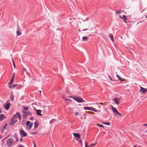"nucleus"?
I'll return each instance as SVG.
<instances>
[{"label": "nucleus", "instance_id": "nucleus-1", "mask_svg": "<svg viewBox=\"0 0 147 147\" xmlns=\"http://www.w3.org/2000/svg\"><path fill=\"white\" fill-rule=\"evenodd\" d=\"M14 143V140L12 138L8 139L6 142V144L8 147H10L13 145Z\"/></svg>", "mask_w": 147, "mask_h": 147}, {"label": "nucleus", "instance_id": "nucleus-2", "mask_svg": "<svg viewBox=\"0 0 147 147\" xmlns=\"http://www.w3.org/2000/svg\"><path fill=\"white\" fill-rule=\"evenodd\" d=\"M22 112L23 113V116L24 119L25 118L28 116H32V114L31 112L29 111H23Z\"/></svg>", "mask_w": 147, "mask_h": 147}, {"label": "nucleus", "instance_id": "nucleus-3", "mask_svg": "<svg viewBox=\"0 0 147 147\" xmlns=\"http://www.w3.org/2000/svg\"><path fill=\"white\" fill-rule=\"evenodd\" d=\"M70 97L72 98L74 100L78 102H85V101L82 98L80 97H73L71 96H70Z\"/></svg>", "mask_w": 147, "mask_h": 147}, {"label": "nucleus", "instance_id": "nucleus-4", "mask_svg": "<svg viewBox=\"0 0 147 147\" xmlns=\"http://www.w3.org/2000/svg\"><path fill=\"white\" fill-rule=\"evenodd\" d=\"M9 102V100H8L7 101L6 104L4 105H3V107L4 108L7 110H9V109L10 105H11V104Z\"/></svg>", "mask_w": 147, "mask_h": 147}, {"label": "nucleus", "instance_id": "nucleus-5", "mask_svg": "<svg viewBox=\"0 0 147 147\" xmlns=\"http://www.w3.org/2000/svg\"><path fill=\"white\" fill-rule=\"evenodd\" d=\"M20 134L22 138L26 137L27 135V133L25 131L21 129H20Z\"/></svg>", "mask_w": 147, "mask_h": 147}, {"label": "nucleus", "instance_id": "nucleus-6", "mask_svg": "<svg viewBox=\"0 0 147 147\" xmlns=\"http://www.w3.org/2000/svg\"><path fill=\"white\" fill-rule=\"evenodd\" d=\"M111 109H112V110L113 111V112H114V114L115 115H118L119 116L121 115V114L118 111L117 109L113 107H111Z\"/></svg>", "mask_w": 147, "mask_h": 147}, {"label": "nucleus", "instance_id": "nucleus-7", "mask_svg": "<svg viewBox=\"0 0 147 147\" xmlns=\"http://www.w3.org/2000/svg\"><path fill=\"white\" fill-rule=\"evenodd\" d=\"M33 125V123H31V122L30 121L27 122L26 123L27 129L28 130L30 129L32 126Z\"/></svg>", "mask_w": 147, "mask_h": 147}, {"label": "nucleus", "instance_id": "nucleus-8", "mask_svg": "<svg viewBox=\"0 0 147 147\" xmlns=\"http://www.w3.org/2000/svg\"><path fill=\"white\" fill-rule=\"evenodd\" d=\"M140 89L139 91L142 94H144L145 92H147V88H144L142 87H140Z\"/></svg>", "mask_w": 147, "mask_h": 147}, {"label": "nucleus", "instance_id": "nucleus-9", "mask_svg": "<svg viewBox=\"0 0 147 147\" xmlns=\"http://www.w3.org/2000/svg\"><path fill=\"white\" fill-rule=\"evenodd\" d=\"M119 99L118 98H115L113 100V101L115 102V103L118 105L120 103V102L119 101Z\"/></svg>", "mask_w": 147, "mask_h": 147}, {"label": "nucleus", "instance_id": "nucleus-10", "mask_svg": "<svg viewBox=\"0 0 147 147\" xmlns=\"http://www.w3.org/2000/svg\"><path fill=\"white\" fill-rule=\"evenodd\" d=\"M10 101H13L14 100V96L13 95V92H11L10 93Z\"/></svg>", "mask_w": 147, "mask_h": 147}, {"label": "nucleus", "instance_id": "nucleus-11", "mask_svg": "<svg viewBox=\"0 0 147 147\" xmlns=\"http://www.w3.org/2000/svg\"><path fill=\"white\" fill-rule=\"evenodd\" d=\"M39 125L38 122V121H35L34 123V128L35 129H36L38 127Z\"/></svg>", "mask_w": 147, "mask_h": 147}, {"label": "nucleus", "instance_id": "nucleus-12", "mask_svg": "<svg viewBox=\"0 0 147 147\" xmlns=\"http://www.w3.org/2000/svg\"><path fill=\"white\" fill-rule=\"evenodd\" d=\"M96 144H97V143L92 144H91V145H90L89 146H87V142H85V147H91V146H95V145H96Z\"/></svg>", "mask_w": 147, "mask_h": 147}, {"label": "nucleus", "instance_id": "nucleus-13", "mask_svg": "<svg viewBox=\"0 0 147 147\" xmlns=\"http://www.w3.org/2000/svg\"><path fill=\"white\" fill-rule=\"evenodd\" d=\"M17 117L16 116V114L15 115H13V117L11 119H12V120H13L17 122Z\"/></svg>", "mask_w": 147, "mask_h": 147}, {"label": "nucleus", "instance_id": "nucleus-14", "mask_svg": "<svg viewBox=\"0 0 147 147\" xmlns=\"http://www.w3.org/2000/svg\"><path fill=\"white\" fill-rule=\"evenodd\" d=\"M109 36L111 38V41L112 42H113L114 41V39L113 34L111 33H109Z\"/></svg>", "mask_w": 147, "mask_h": 147}, {"label": "nucleus", "instance_id": "nucleus-15", "mask_svg": "<svg viewBox=\"0 0 147 147\" xmlns=\"http://www.w3.org/2000/svg\"><path fill=\"white\" fill-rule=\"evenodd\" d=\"M16 116L17 117H18L19 120H20L21 119L22 117L20 115V113L19 112H17L16 113Z\"/></svg>", "mask_w": 147, "mask_h": 147}, {"label": "nucleus", "instance_id": "nucleus-16", "mask_svg": "<svg viewBox=\"0 0 147 147\" xmlns=\"http://www.w3.org/2000/svg\"><path fill=\"white\" fill-rule=\"evenodd\" d=\"M36 114L39 116H42V114L40 113L42 112V111L41 110H38L36 111Z\"/></svg>", "mask_w": 147, "mask_h": 147}, {"label": "nucleus", "instance_id": "nucleus-17", "mask_svg": "<svg viewBox=\"0 0 147 147\" xmlns=\"http://www.w3.org/2000/svg\"><path fill=\"white\" fill-rule=\"evenodd\" d=\"M6 117L3 114H1L0 115V121H1L4 119Z\"/></svg>", "mask_w": 147, "mask_h": 147}, {"label": "nucleus", "instance_id": "nucleus-18", "mask_svg": "<svg viewBox=\"0 0 147 147\" xmlns=\"http://www.w3.org/2000/svg\"><path fill=\"white\" fill-rule=\"evenodd\" d=\"M73 134L75 137L78 138H80V136L79 134L74 133H73Z\"/></svg>", "mask_w": 147, "mask_h": 147}, {"label": "nucleus", "instance_id": "nucleus-19", "mask_svg": "<svg viewBox=\"0 0 147 147\" xmlns=\"http://www.w3.org/2000/svg\"><path fill=\"white\" fill-rule=\"evenodd\" d=\"M17 122L13 120H12V119H11V121L9 123V125H13L14 124L16 123Z\"/></svg>", "mask_w": 147, "mask_h": 147}, {"label": "nucleus", "instance_id": "nucleus-20", "mask_svg": "<svg viewBox=\"0 0 147 147\" xmlns=\"http://www.w3.org/2000/svg\"><path fill=\"white\" fill-rule=\"evenodd\" d=\"M13 136L14 138L16 139V141L18 142L19 141V139L18 138L17 134H15Z\"/></svg>", "mask_w": 147, "mask_h": 147}, {"label": "nucleus", "instance_id": "nucleus-21", "mask_svg": "<svg viewBox=\"0 0 147 147\" xmlns=\"http://www.w3.org/2000/svg\"><path fill=\"white\" fill-rule=\"evenodd\" d=\"M17 84H14L13 85H10L9 86V88H14L15 87L17 86Z\"/></svg>", "mask_w": 147, "mask_h": 147}, {"label": "nucleus", "instance_id": "nucleus-22", "mask_svg": "<svg viewBox=\"0 0 147 147\" xmlns=\"http://www.w3.org/2000/svg\"><path fill=\"white\" fill-rule=\"evenodd\" d=\"M88 39V38L86 37V36H84L82 38V40L84 41H86Z\"/></svg>", "mask_w": 147, "mask_h": 147}, {"label": "nucleus", "instance_id": "nucleus-23", "mask_svg": "<svg viewBox=\"0 0 147 147\" xmlns=\"http://www.w3.org/2000/svg\"><path fill=\"white\" fill-rule=\"evenodd\" d=\"M22 33L19 30H17L16 32V34L17 36H19L21 35Z\"/></svg>", "mask_w": 147, "mask_h": 147}, {"label": "nucleus", "instance_id": "nucleus-24", "mask_svg": "<svg viewBox=\"0 0 147 147\" xmlns=\"http://www.w3.org/2000/svg\"><path fill=\"white\" fill-rule=\"evenodd\" d=\"M115 13L116 14H120L121 12V11L120 10H116L115 11Z\"/></svg>", "mask_w": 147, "mask_h": 147}, {"label": "nucleus", "instance_id": "nucleus-25", "mask_svg": "<svg viewBox=\"0 0 147 147\" xmlns=\"http://www.w3.org/2000/svg\"><path fill=\"white\" fill-rule=\"evenodd\" d=\"M84 109L85 110H91V108L89 107H84Z\"/></svg>", "mask_w": 147, "mask_h": 147}, {"label": "nucleus", "instance_id": "nucleus-26", "mask_svg": "<svg viewBox=\"0 0 147 147\" xmlns=\"http://www.w3.org/2000/svg\"><path fill=\"white\" fill-rule=\"evenodd\" d=\"M14 80L13 79H11L10 82L8 83V85H10L13 82Z\"/></svg>", "mask_w": 147, "mask_h": 147}, {"label": "nucleus", "instance_id": "nucleus-27", "mask_svg": "<svg viewBox=\"0 0 147 147\" xmlns=\"http://www.w3.org/2000/svg\"><path fill=\"white\" fill-rule=\"evenodd\" d=\"M23 109L25 111H27L28 110L29 108L27 107H23Z\"/></svg>", "mask_w": 147, "mask_h": 147}, {"label": "nucleus", "instance_id": "nucleus-28", "mask_svg": "<svg viewBox=\"0 0 147 147\" xmlns=\"http://www.w3.org/2000/svg\"><path fill=\"white\" fill-rule=\"evenodd\" d=\"M91 110L94 111L96 112H97L98 111L95 108L93 107H92V108H91Z\"/></svg>", "mask_w": 147, "mask_h": 147}, {"label": "nucleus", "instance_id": "nucleus-29", "mask_svg": "<svg viewBox=\"0 0 147 147\" xmlns=\"http://www.w3.org/2000/svg\"><path fill=\"white\" fill-rule=\"evenodd\" d=\"M116 77L119 80H121V78L117 74V72H116Z\"/></svg>", "mask_w": 147, "mask_h": 147}, {"label": "nucleus", "instance_id": "nucleus-30", "mask_svg": "<svg viewBox=\"0 0 147 147\" xmlns=\"http://www.w3.org/2000/svg\"><path fill=\"white\" fill-rule=\"evenodd\" d=\"M102 123L105 124L109 125H110V123L109 122H103Z\"/></svg>", "mask_w": 147, "mask_h": 147}, {"label": "nucleus", "instance_id": "nucleus-31", "mask_svg": "<svg viewBox=\"0 0 147 147\" xmlns=\"http://www.w3.org/2000/svg\"><path fill=\"white\" fill-rule=\"evenodd\" d=\"M123 19H124L125 20H127L126 16L123 15Z\"/></svg>", "mask_w": 147, "mask_h": 147}, {"label": "nucleus", "instance_id": "nucleus-32", "mask_svg": "<svg viewBox=\"0 0 147 147\" xmlns=\"http://www.w3.org/2000/svg\"><path fill=\"white\" fill-rule=\"evenodd\" d=\"M79 113L78 112H76L75 113V115L76 116H78L79 115Z\"/></svg>", "mask_w": 147, "mask_h": 147}, {"label": "nucleus", "instance_id": "nucleus-33", "mask_svg": "<svg viewBox=\"0 0 147 147\" xmlns=\"http://www.w3.org/2000/svg\"><path fill=\"white\" fill-rule=\"evenodd\" d=\"M97 125L99 126L102 127H104V126L101 125H100L99 123H98L97 124Z\"/></svg>", "mask_w": 147, "mask_h": 147}, {"label": "nucleus", "instance_id": "nucleus-34", "mask_svg": "<svg viewBox=\"0 0 147 147\" xmlns=\"http://www.w3.org/2000/svg\"><path fill=\"white\" fill-rule=\"evenodd\" d=\"M79 142L81 143V145H82V140H81V138H80V141H79Z\"/></svg>", "mask_w": 147, "mask_h": 147}, {"label": "nucleus", "instance_id": "nucleus-35", "mask_svg": "<svg viewBox=\"0 0 147 147\" xmlns=\"http://www.w3.org/2000/svg\"><path fill=\"white\" fill-rule=\"evenodd\" d=\"M37 134V133L36 132H34L32 133H31V134H32V135H34V134Z\"/></svg>", "mask_w": 147, "mask_h": 147}, {"label": "nucleus", "instance_id": "nucleus-36", "mask_svg": "<svg viewBox=\"0 0 147 147\" xmlns=\"http://www.w3.org/2000/svg\"><path fill=\"white\" fill-rule=\"evenodd\" d=\"M34 147H36V143L34 141Z\"/></svg>", "mask_w": 147, "mask_h": 147}, {"label": "nucleus", "instance_id": "nucleus-37", "mask_svg": "<svg viewBox=\"0 0 147 147\" xmlns=\"http://www.w3.org/2000/svg\"><path fill=\"white\" fill-rule=\"evenodd\" d=\"M54 120V119H52V120H51L50 121V123H52L53 122Z\"/></svg>", "mask_w": 147, "mask_h": 147}, {"label": "nucleus", "instance_id": "nucleus-38", "mask_svg": "<svg viewBox=\"0 0 147 147\" xmlns=\"http://www.w3.org/2000/svg\"><path fill=\"white\" fill-rule=\"evenodd\" d=\"M108 76H109V78L110 79V80L112 81H113V80L111 78V76L109 75H108Z\"/></svg>", "mask_w": 147, "mask_h": 147}, {"label": "nucleus", "instance_id": "nucleus-39", "mask_svg": "<svg viewBox=\"0 0 147 147\" xmlns=\"http://www.w3.org/2000/svg\"><path fill=\"white\" fill-rule=\"evenodd\" d=\"M14 77H15V73H14L13 75V76L12 77V79H14Z\"/></svg>", "mask_w": 147, "mask_h": 147}, {"label": "nucleus", "instance_id": "nucleus-40", "mask_svg": "<svg viewBox=\"0 0 147 147\" xmlns=\"http://www.w3.org/2000/svg\"><path fill=\"white\" fill-rule=\"evenodd\" d=\"M17 30H19L20 29V28L18 26V24L17 25Z\"/></svg>", "mask_w": 147, "mask_h": 147}, {"label": "nucleus", "instance_id": "nucleus-41", "mask_svg": "<svg viewBox=\"0 0 147 147\" xmlns=\"http://www.w3.org/2000/svg\"><path fill=\"white\" fill-rule=\"evenodd\" d=\"M33 119H34V118L33 117H31L29 118L30 120H32Z\"/></svg>", "mask_w": 147, "mask_h": 147}, {"label": "nucleus", "instance_id": "nucleus-42", "mask_svg": "<svg viewBox=\"0 0 147 147\" xmlns=\"http://www.w3.org/2000/svg\"><path fill=\"white\" fill-rule=\"evenodd\" d=\"M143 126L145 127L147 126V124H144L143 125Z\"/></svg>", "mask_w": 147, "mask_h": 147}, {"label": "nucleus", "instance_id": "nucleus-43", "mask_svg": "<svg viewBox=\"0 0 147 147\" xmlns=\"http://www.w3.org/2000/svg\"><path fill=\"white\" fill-rule=\"evenodd\" d=\"M6 125H7V124L4 126V127H3V129H5L6 127Z\"/></svg>", "mask_w": 147, "mask_h": 147}, {"label": "nucleus", "instance_id": "nucleus-44", "mask_svg": "<svg viewBox=\"0 0 147 147\" xmlns=\"http://www.w3.org/2000/svg\"><path fill=\"white\" fill-rule=\"evenodd\" d=\"M22 140H22V137H21V138H20V141L21 142V141H22Z\"/></svg>", "mask_w": 147, "mask_h": 147}, {"label": "nucleus", "instance_id": "nucleus-45", "mask_svg": "<svg viewBox=\"0 0 147 147\" xmlns=\"http://www.w3.org/2000/svg\"><path fill=\"white\" fill-rule=\"evenodd\" d=\"M19 147H24L23 145H21L19 146Z\"/></svg>", "mask_w": 147, "mask_h": 147}, {"label": "nucleus", "instance_id": "nucleus-46", "mask_svg": "<svg viewBox=\"0 0 147 147\" xmlns=\"http://www.w3.org/2000/svg\"><path fill=\"white\" fill-rule=\"evenodd\" d=\"M13 65L14 67V68H15V63H14V62H13Z\"/></svg>", "mask_w": 147, "mask_h": 147}, {"label": "nucleus", "instance_id": "nucleus-47", "mask_svg": "<svg viewBox=\"0 0 147 147\" xmlns=\"http://www.w3.org/2000/svg\"><path fill=\"white\" fill-rule=\"evenodd\" d=\"M88 29H84V30H83V31H85L86 30H88Z\"/></svg>", "mask_w": 147, "mask_h": 147}, {"label": "nucleus", "instance_id": "nucleus-48", "mask_svg": "<svg viewBox=\"0 0 147 147\" xmlns=\"http://www.w3.org/2000/svg\"><path fill=\"white\" fill-rule=\"evenodd\" d=\"M2 112V110L1 109H0V113Z\"/></svg>", "mask_w": 147, "mask_h": 147}, {"label": "nucleus", "instance_id": "nucleus-49", "mask_svg": "<svg viewBox=\"0 0 147 147\" xmlns=\"http://www.w3.org/2000/svg\"><path fill=\"white\" fill-rule=\"evenodd\" d=\"M2 138V136H1L0 135V139H1Z\"/></svg>", "mask_w": 147, "mask_h": 147}, {"label": "nucleus", "instance_id": "nucleus-50", "mask_svg": "<svg viewBox=\"0 0 147 147\" xmlns=\"http://www.w3.org/2000/svg\"><path fill=\"white\" fill-rule=\"evenodd\" d=\"M24 70L25 71H26V69H25V68H24Z\"/></svg>", "mask_w": 147, "mask_h": 147}, {"label": "nucleus", "instance_id": "nucleus-51", "mask_svg": "<svg viewBox=\"0 0 147 147\" xmlns=\"http://www.w3.org/2000/svg\"><path fill=\"white\" fill-rule=\"evenodd\" d=\"M66 100H69L68 99H66Z\"/></svg>", "mask_w": 147, "mask_h": 147}, {"label": "nucleus", "instance_id": "nucleus-52", "mask_svg": "<svg viewBox=\"0 0 147 147\" xmlns=\"http://www.w3.org/2000/svg\"><path fill=\"white\" fill-rule=\"evenodd\" d=\"M78 139L77 140L78 141H79V142L80 141V138H78Z\"/></svg>", "mask_w": 147, "mask_h": 147}, {"label": "nucleus", "instance_id": "nucleus-53", "mask_svg": "<svg viewBox=\"0 0 147 147\" xmlns=\"http://www.w3.org/2000/svg\"><path fill=\"white\" fill-rule=\"evenodd\" d=\"M124 21V22H125V23H127V22H126L125 21V20H124V21Z\"/></svg>", "mask_w": 147, "mask_h": 147}, {"label": "nucleus", "instance_id": "nucleus-54", "mask_svg": "<svg viewBox=\"0 0 147 147\" xmlns=\"http://www.w3.org/2000/svg\"><path fill=\"white\" fill-rule=\"evenodd\" d=\"M145 132L146 133H147V129L145 131Z\"/></svg>", "mask_w": 147, "mask_h": 147}, {"label": "nucleus", "instance_id": "nucleus-55", "mask_svg": "<svg viewBox=\"0 0 147 147\" xmlns=\"http://www.w3.org/2000/svg\"><path fill=\"white\" fill-rule=\"evenodd\" d=\"M119 17L121 18H122V17H121V16H119Z\"/></svg>", "mask_w": 147, "mask_h": 147}, {"label": "nucleus", "instance_id": "nucleus-56", "mask_svg": "<svg viewBox=\"0 0 147 147\" xmlns=\"http://www.w3.org/2000/svg\"><path fill=\"white\" fill-rule=\"evenodd\" d=\"M39 92L40 93H41V91H39Z\"/></svg>", "mask_w": 147, "mask_h": 147}, {"label": "nucleus", "instance_id": "nucleus-57", "mask_svg": "<svg viewBox=\"0 0 147 147\" xmlns=\"http://www.w3.org/2000/svg\"><path fill=\"white\" fill-rule=\"evenodd\" d=\"M12 61H13V62H14V61L13 60H12Z\"/></svg>", "mask_w": 147, "mask_h": 147}, {"label": "nucleus", "instance_id": "nucleus-58", "mask_svg": "<svg viewBox=\"0 0 147 147\" xmlns=\"http://www.w3.org/2000/svg\"><path fill=\"white\" fill-rule=\"evenodd\" d=\"M146 17L147 19V15L146 16Z\"/></svg>", "mask_w": 147, "mask_h": 147}, {"label": "nucleus", "instance_id": "nucleus-59", "mask_svg": "<svg viewBox=\"0 0 147 147\" xmlns=\"http://www.w3.org/2000/svg\"><path fill=\"white\" fill-rule=\"evenodd\" d=\"M91 113H92L93 114H94V113L93 112H90Z\"/></svg>", "mask_w": 147, "mask_h": 147}, {"label": "nucleus", "instance_id": "nucleus-60", "mask_svg": "<svg viewBox=\"0 0 147 147\" xmlns=\"http://www.w3.org/2000/svg\"><path fill=\"white\" fill-rule=\"evenodd\" d=\"M79 31L80 32V29H79Z\"/></svg>", "mask_w": 147, "mask_h": 147}, {"label": "nucleus", "instance_id": "nucleus-61", "mask_svg": "<svg viewBox=\"0 0 147 147\" xmlns=\"http://www.w3.org/2000/svg\"><path fill=\"white\" fill-rule=\"evenodd\" d=\"M146 136H147V135H146Z\"/></svg>", "mask_w": 147, "mask_h": 147}]
</instances>
